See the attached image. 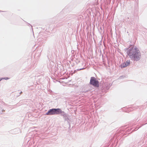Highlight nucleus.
<instances>
[{"mask_svg":"<svg viewBox=\"0 0 147 147\" xmlns=\"http://www.w3.org/2000/svg\"><path fill=\"white\" fill-rule=\"evenodd\" d=\"M127 53L129 57L134 61H138L141 58V53L136 47L129 48Z\"/></svg>","mask_w":147,"mask_h":147,"instance_id":"nucleus-1","label":"nucleus"},{"mask_svg":"<svg viewBox=\"0 0 147 147\" xmlns=\"http://www.w3.org/2000/svg\"><path fill=\"white\" fill-rule=\"evenodd\" d=\"M59 109V108H53L50 109L45 114V115H58Z\"/></svg>","mask_w":147,"mask_h":147,"instance_id":"nucleus-2","label":"nucleus"},{"mask_svg":"<svg viewBox=\"0 0 147 147\" xmlns=\"http://www.w3.org/2000/svg\"><path fill=\"white\" fill-rule=\"evenodd\" d=\"M90 83L91 85L96 87H99V82L94 77L91 78Z\"/></svg>","mask_w":147,"mask_h":147,"instance_id":"nucleus-3","label":"nucleus"},{"mask_svg":"<svg viewBox=\"0 0 147 147\" xmlns=\"http://www.w3.org/2000/svg\"><path fill=\"white\" fill-rule=\"evenodd\" d=\"M59 114H61V116H63V118L65 121H67L69 119L67 114L65 113L64 111H62L60 109H59L58 115Z\"/></svg>","mask_w":147,"mask_h":147,"instance_id":"nucleus-4","label":"nucleus"},{"mask_svg":"<svg viewBox=\"0 0 147 147\" xmlns=\"http://www.w3.org/2000/svg\"><path fill=\"white\" fill-rule=\"evenodd\" d=\"M130 64V62L129 60H127L125 63H122L120 65V67L122 68L126 67L127 66L129 65Z\"/></svg>","mask_w":147,"mask_h":147,"instance_id":"nucleus-5","label":"nucleus"},{"mask_svg":"<svg viewBox=\"0 0 147 147\" xmlns=\"http://www.w3.org/2000/svg\"><path fill=\"white\" fill-rule=\"evenodd\" d=\"M58 67H59V68H60V70L58 68V69L57 70L58 71V72H60V71H61V68L63 67L61 65H60L59 66H57Z\"/></svg>","mask_w":147,"mask_h":147,"instance_id":"nucleus-6","label":"nucleus"},{"mask_svg":"<svg viewBox=\"0 0 147 147\" xmlns=\"http://www.w3.org/2000/svg\"><path fill=\"white\" fill-rule=\"evenodd\" d=\"M85 69V68H84H84H80V69H78L77 70H75L74 71V72H76V71H80V70L84 69Z\"/></svg>","mask_w":147,"mask_h":147,"instance_id":"nucleus-7","label":"nucleus"},{"mask_svg":"<svg viewBox=\"0 0 147 147\" xmlns=\"http://www.w3.org/2000/svg\"><path fill=\"white\" fill-rule=\"evenodd\" d=\"M124 77H125V76H120L119 77V79H121L122 78H124Z\"/></svg>","mask_w":147,"mask_h":147,"instance_id":"nucleus-8","label":"nucleus"},{"mask_svg":"<svg viewBox=\"0 0 147 147\" xmlns=\"http://www.w3.org/2000/svg\"><path fill=\"white\" fill-rule=\"evenodd\" d=\"M141 126H138V127H136V128H137V129H138Z\"/></svg>","mask_w":147,"mask_h":147,"instance_id":"nucleus-9","label":"nucleus"},{"mask_svg":"<svg viewBox=\"0 0 147 147\" xmlns=\"http://www.w3.org/2000/svg\"><path fill=\"white\" fill-rule=\"evenodd\" d=\"M28 26H29V25H30L31 26L32 29V26H31V25H30V24L28 23Z\"/></svg>","mask_w":147,"mask_h":147,"instance_id":"nucleus-10","label":"nucleus"},{"mask_svg":"<svg viewBox=\"0 0 147 147\" xmlns=\"http://www.w3.org/2000/svg\"><path fill=\"white\" fill-rule=\"evenodd\" d=\"M22 93V91H21L19 93H20V94H21Z\"/></svg>","mask_w":147,"mask_h":147,"instance_id":"nucleus-11","label":"nucleus"}]
</instances>
